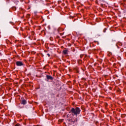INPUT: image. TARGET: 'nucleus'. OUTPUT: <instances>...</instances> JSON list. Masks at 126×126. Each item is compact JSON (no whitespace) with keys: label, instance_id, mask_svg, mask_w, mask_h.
Here are the masks:
<instances>
[{"label":"nucleus","instance_id":"obj_1","mask_svg":"<svg viewBox=\"0 0 126 126\" xmlns=\"http://www.w3.org/2000/svg\"><path fill=\"white\" fill-rule=\"evenodd\" d=\"M71 113L74 114L75 116H77L80 114V108L76 107L75 108H72L71 110Z\"/></svg>","mask_w":126,"mask_h":126},{"label":"nucleus","instance_id":"obj_2","mask_svg":"<svg viewBox=\"0 0 126 126\" xmlns=\"http://www.w3.org/2000/svg\"><path fill=\"white\" fill-rule=\"evenodd\" d=\"M16 64L18 66H21V65H23V63L22 62H17L16 63Z\"/></svg>","mask_w":126,"mask_h":126},{"label":"nucleus","instance_id":"obj_3","mask_svg":"<svg viewBox=\"0 0 126 126\" xmlns=\"http://www.w3.org/2000/svg\"><path fill=\"white\" fill-rule=\"evenodd\" d=\"M22 104H23V105H25L27 102L26 101V100L25 99H23L22 100V102H21Z\"/></svg>","mask_w":126,"mask_h":126},{"label":"nucleus","instance_id":"obj_4","mask_svg":"<svg viewBox=\"0 0 126 126\" xmlns=\"http://www.w3.org/2000/svg\"><path fill=\"white\" fill-rule=\"evenodd\" d=\"M46 77L47 79H51V80H53V77L50 76V75H47Z\"/></svg>","mask_w":126,"mask_h":126},{"label":"nucleus","instance_id":"obj_5","mask_svg":"<svg viewBox=\"0 0 126 126\" xmlns=\"http://www.w3.org/2000/svg\"><path fill=\"white\" fill-rule=\"evenodd\" d=\"M63 53L64 54V55H66L67 54V51L66 50H63Z\"/></svg>","mask_w":126,"mask_h":126},{"label":"nucleus","instance_id":"obj_6","mask_svg":"<svg viewBox=\"0 0 126 126\" xmlns=\"http://www.w3.org/2000/svg\"><path fill=\"white\" fill-rule=\"evenodd\" d=\"M15 126H20V125L18 124L16 125Z\"/></svg>","mask_w":126,"mask_h":126},{"label":"nucleus","instance_id":"obj_7","mask_svg":"<svg viewBox=\"0 0 126 126\" xmlns=\"http://www.w3.org/2000/svg\"><path fill=\"white\" fill-rule=\"evenodd\" d=\"M47 56H48V57H50V56H51V55H50V54H47Z\"/></svg>","mask_w":126,"mask_h":126},{"label":"nucleus","instance_id":"obj_8","mask_svg":"<svg viewBox=\"0 0 126 126\" xmlns=\"http://www.w3.org/2000/svg\"><path fill=\"white\" fill-rule=\"evenodd\" d=\"M75 123V122H77V119H76L75 121H74Z\"/></svg>","mask_w":126,"mask_h":126},{"label":"nucleus","instance_id":"obj_9","mask_svg":"<svg viewBox=\"0 0 126 126\" xmlns=\"http://www.w3.org/2000/svg\"><path fill=\"white\" fill-rule=\"evenodd\" d=\"M61 35H63V33H61Z\"/></svg>","mask_w":126,"mask_h":126},{"label":"nucleus","instance_id":"obj_10","mask_svg":"<svg viewBox=\"0 0 126 126\" xmlns=\"http://www.w3.org/2000/svg\"><path fill=\"white\" fill-rule=\"evenodd\" d=\"M28 15H29V16H30V14H29Z\"/></svg>","mask_w":126,"mask_h":126}]
</instances>
